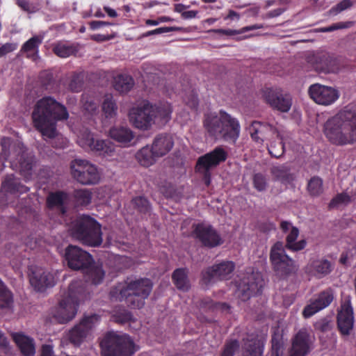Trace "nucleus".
<instances>
[{
    "label": "nucleus",
    "mask_w": 356,
    "mask_h": 356,
    "mask_svg": "<svg viewBox=\"0 0 356 356\" xmlns=\"http://www.w3.org/2000/svg\"><path fill=\"white\" fill-rule=\"evenodd\" d=\"M65 258L69 268L86 273V281L73 280L69 285L67 293L59 301L54 312V317L60 323H66L76 316L79 303L88 297L86 283L98 285L104 280L105 272L101 266H96L90 254L76 245H68Z\"/></svg>",
    "instance_id": "1"
},
{
    "label": "nucleus",
    "mask_w": 356,
    "mask_h": 356,
    "mask_svg": "<svg viewBox=\"0 0 356 356\" xmlns=\"http://www.w3.org/2000/svg\"><path fill=\"white\" fill-rule=\"evenodd\" d=\"M67 108L51 96H44L35 104L31 113L34 128L44 138L57 136V122L67 120Z\"/></svg>",
    "instance_id": "2"
},
{
    "label": "nucleus",
    "mask_w": 356,
    "mask_h": 356,
    "mask_svg": "<svg viewBox=\"0 0 356 356\" xmlns=\"http://www.w3.org/2000/svg\"><path fill=\"white\" fill-rule=\"evenodd\" d=\"M323 132L332 144L344 145L356 141V106H348L324 124Z\"/></svg>",
    "instance_id": "3"
},
{
    "label": "nucleus",
    "mask_w": 356,
    "mask_h": 356,
    "mask_svg": "<svg viewBox=\"0 0 356 356\" xmlns=\"http://www.w3.org/2000/svg\"><path fill=\"white\" fill-rule=\"evenodd\" d=\"M152 282L148 278H140L118 282L111 288L109 298L112 301H125L131 309H140L152 290Z\"/></svg>",
    "instance_id": "4"
},
{
    "label": "nucleus",
    "mask_w": 356,
    "mask_h": 356,
    "mask_svg": "<svg viewBox=\"0 0 356 356\" xmlns=\"http://www.w3.org/2000/svg\"><path fill=\"white\" fill-rule=\"evenodd\" d=\"M0 145L1 146L0 160L9 161L11 168L19 171L25 179H29L32 176L33 157L26 152V148L24 144L19 140L3 137L1 140Z\"/></svg>",
    "instance_id": "5"
},
{
    "label": "nucleus",
    "mask_w": 356,
    "mask_h": 356,
    "mask_svg": "<svg viewBox=\"0 0 356 356\" xmlns=\"http://www.w3.org/2000/svg\"><path fill=\"white\" fill-rule=\"evenodd\" d=\"M203 125L208 134L216 139L235 143L239 136L238 121L223 110L219 111V115L216 113L205 114Z\"/></svg>",
    "instance_id": "6"
},
{
    "label": "nucleus",
    "mask_w": 356,
    "mask_h": 356,
    "mask_svg": "<svg viewBox=\"0 0 356 356\" xmlns=\"http://www.w3.org/2000/svg\"><path fill=\"white\" fill-rule=\"evenodd\" d=\"M70 233L73 238L90 247H99L103 242L102 225L88 215H83L72 222Z\"/></svg>",
    "instance_id": "7"
},
{
    "label": "nucleus",
    "mask_w": 356,
    "mask_h": 356,
    "mask_svg": "<svg viewBox=\"0 0 356 356\" xmlns=\"http://www.w3.org/2000/svg\"><path fill=\"white\" fill-rule=\"evenodd\" d=\"M102 356H132L136 350L128 335H118L113 332L105 334L100 341Z\"/></svg>",
    "instance_id": "8"
},
{
    "label": "nucleus",
    "mask_w": 356,
    "mask_h": 356,
    "mask_svg": "<svg viewBox=\"0 0 356 356\" xmlns=\"http://www.w3.org/2000/svg\"><path fill=\"white\" fill-rule=\"evenodd\" d=\"M227 158V152L221 146H218L197 159L195 170L201 175L202 179L207 186H209L211 181V168L225 161Z\"/></svg>",
    "instance_id": "9"
},
{
    "label": "nucleus",
    "mask_w": 356,
    "mask_h": 356,
    "mask_svg": "<svg viewBox=\"0 0 356 356\" xmlns=\"http://www.w3.org/2000/svg\"><path fill=\"white\" fill-rule=\"evenodd\" d=\"M70 171L73 179L82 185H95L100 180L97 168L86 160L72 161Z\"/></svg>",
    "instance_id": "10"
},
{
    "label": "nucleus",
    "mask_w": 356,
    "mask_h": 356,
    "mask_svg": "<svg viewBox=\"0 0 356 356\" xmlns=\"http://www.w3.org/2000/svg\"><path fill=\"white\" fill-rule=\"evenodd\" d=\"M100 316L91 314L84 316L80 322L72 327L66 334V338L74 346H80L90 334L92 330L97 325Z\"/></svg>",
    "instance_id": "11"
},
{
    "label": "nucleus",
    "mask_w": 356,
    "mask_h": 356,
    "mask_svg": "<svg viewBox=\"0 0 356 356\" xmlns=\"http://www.w3.org/2000/svg\"><path fill=\"white\" fill-rule=\"evenodd\" d=\"M152 104L148 100H144L129 111L130 123L136 129L147 131L149 129L153 122Z\"/></svg>",
    "instance_id": "12"
},
{
    "label": "nucleus",
    "mask_w": 356,
    "mask_h": 356,
    "mask_svg": "<svg viewBox=\"0 0 356 356\" xmlns=\"http://www.w3.org/2000/svg\"><path fill=\"white\" fill-rule=\"evenodd\" d=\"M191 234L205 248H213L223 243V239L220 234L211 225L203 222L194 224Z\"/></svg>",
    "instance_id": "13"
},
{
    "label": "nucleus",
    "mask_w": 356,
    "mask_h": 356,
    "mask_svg": "<svg viewBox=\"0 0 356 356\" xmlns=\"http://www.w3.org/2000/svg\"><path fill=\"white\" fill-rule=\"evenodd\" d=\"M270 259L274 270L281 276L286 275L295 269L294 261L285 254L281 242L276 243L272 247Z\"/></svg>",
    "instance_id": "14"
},
{
    "label": "nucleus",
    "mask_w": 356,
    "mask_h": 356,
    "mask_svg": "<svg viewBox=\"0 0 356 356\" xmlns=\"http://www.w3.org/2000/svg\"><path fill=\"white\" fill-rule=\"evenodd\" d=\"M78 143L83 149L104 157L111 156L115 152V145L113 143L107 140H95L90 133H86L79 137Z\"/></svg>",
    "instance_id": "15"
},
{
    "label": "nucleus",
    "mask_w": 356,
    "mask_h": 356,
    "mask_svg": "<svg viewBox=\"0 0 356 356\" xmlns=\"http://www.w3.org/2000/svg\"><path fill=\"white\" fill-rule=\"evenodd\" d=\"M262 96L265 102L274 110L287 113L291 108L292 98L291 95L282 92L280 89L266 88L263 90Z\"/></svg>",
    "instance_id": "16"
},
{
    "label": "nucleus",
    "mask_w": 356,
    "mask_h": 356,
    "mask_svg": "<svg viewBox=\"0 0 356 356\" xmlns=\"http://www.w3.org/2000/svg\"><path fill=\"white\" fill-rule=\"evenodd\" d=\"M308 93L315 103L322 106H330L339 97V92L337 89L319 83L311 85Z\"/></svg>",
    "instance_id": "17"
},
{
    "label": "nucleus",
    "mask_w": 356,
    "mask_h": 356,
    "mask_svg": "<svg viewBox=\"0 0 356 356\" xmlns=\"http://www.w3.org/2000/svg\"><path fill=\"white\" fill-rule=\"evenodd\" d=\"M235 268L233 261H223L220 264L207 268L202 273V279L206 283H211L218 280H225L230 278Z\"/></svg>",
    "instance_id": "18"
},
{
    "label": "nucleus",
    "mask_w": 356,
    "mask_h": 356,
    "mask_svg": "<svg viewBox=\"0 0 356 356\" xmlns=\"http://www.w3.org/2000/svg\"><path fill=\"white\" fill-rule=\"evenodd\" d=\"M57 279L56 273L42 268H36L30 275L29 281L36 291L42 292L47 288L53 287Z\"/></svg>",
    "instance_id": "19"
},
{
    "label": "nucleus",
    "mask_w": 356,
    "mask_h": 356,
    "mask_svg": "<svg viewBox=\"0 0 356 356\" xmlns=\"http://www.w3.org/2000/svg\"><path fill=\"white\" fill-rule=\"evenodd\" d=\"M312 339L305 329L300 330L292 341L289 356H306L311 350Z\"/></svg>",
    "instance_id": "20"
},
{
    "label": "nucleus",
    "mask_w": 356,
    "mask_h": 356,
    "mask_svg": "<svg viewBox=\"0 0 356 356\" xmlns=\"http://www.w3.org/2000/svg\"><path fill=\"white\" fill-rule=\"evenodd\" d=\"M334 296L331 290H326L318 294L317 298L311 300L303 311L302 316L307 318L327 307L333 300Z\"/></svg>",
    "instance_id": "21"
},
{
    "label": "nucleus",
    "mask_w": 356,
    "mask_h": 356,
    "mask_svg": "<svg viewBox=\"0 0 356 356\" xmlns=\"http://www.w3.org/2000/svg\"><path fill=\"white\" fill-rule=\"evenodd\" d=\"M354 324L353 309L348 297L341 306L337 316V325L343 334H349Z\"/></svg>",
    "instance_id": "22"
},
{
    "label": "nucleus",
    "mask_w": 356,
    "mask_h": 356,
    "mask_svg": "<svg viewBox=\"0 0 356 356\" xmlns=\"http://www.w3.org/2000/svg\"><path fill=\"white\" fill-rule=\"evenodd\" d=\"M11 337L23 356H34L35 343L32 337L23 332H13L11 334Z\"/></svg>",
    "instance_id": "23"
},
{
    "label": "nucleus",
    "mask_w": 356,
    "mask_h": 356,
    "mask_svg": "<svg viewBox=\"0 0 356 356\" xmlns=\"http://www.w3.org/2000/svg\"><path fill=\"white\" fill-rule=\"evenodd\" d=\"M174 138L170 134H158L154 139L152 147L156 156L161 157L167 154L174 146Z\"/></svg>",
    "instance_id": "24"
},
{
    "label": "nucleus",
    "mask_w": 356,
    "mask_h": 356,
    "mask_svg": "<svg viewBox=\"0 0 356 356\" xmlns=\"http://www.w3.org/2000/svg\"><path fill=\"white\" fill-rule=\"evenodd\" d=\"M265 286L261 273L253 270L246 276V296L252 297L260 294Z\"/></svg>",
    "instance_id": "25"
},
{
    "label": "nucleus",
    "mask_w": 356,
    "mask_h": 356,
    "mask_svg": "<svg viewBox=\"0 0 356 356\" xmlns=\"http://www.w3.org/2000/svg\"><path fill=\"white\" fill-rule=\"evenodd\" d=\"M250 133L254 141L261 143L264 140L269 139L272 135L277 134V130L272 125L255 122L250 127Z\"/></svg>",
    "instance_id": "26"
},
{
    "label": "nucleus",
    "mask_w": 356,
    "mask_h": 356,
    "mask_svg": "<svg viewBox=\"0 0 356 356\" xmlns=\"http://www.w3.org/2000/svg\"><path fill=\"white\" fill-rule=\"evenodd\" d=\"M43 37L41 35H34L21 47L20 52L25 53L26 57L33 61L39 58V47L42 43Z\"/></svg>",
    "instance_id": "27"
},
{
    "label": "nucleus",
    "mask_w": 356,
    "mask_h": 356,
    "mask_svg": "<svg viewBox=\"0 0 356 356\" xmlns=\"http://www.w3.org/2000/svg\"><path fill=\"white\" fill-rule=\"evenodd\" d=\"M2 188L8 193L14 194L16 193H24L29 191V188L20 183L19 179L13 175L6 176L1 184Z\"/></svg>",
    "instance_id": "28"
},
{
    "label": "nucleus",
    "mask_w": 356,
    "mask_h": 356,
    "mask_svg": "<svg viewBox=\"0 0 356 356\" xmlns=\"http://www.w3.org/2000/svg\"><path fill=\"white\" fill-rule=\"evenodd\" d=\"M110 137L115 141L127 144L134 138L133 131L127 127H113L109 131Z\"/></svg>",
    "instance_id": "29"
},
{
    "label": "nucleus",
    "mask_w": 356,
    "mask_h": 356,
    "mask_svg": "<svg viewBox=\"0 0 356 356\" xmlns=\"http://www.w3.org/2000/svg\"><path fill=\"white\" fill-rule=\"evenodd\" d=\"M153 122L156 119L159 120L161 123H166L171 119V113L172 109L171 105L167 102L153 104Z\"/></svg>",
    "instance_id": "30"
},
{
    "label": "nucleus",
    "mask_w": 356,
    "mask_h": 356,
    "mask_svg": "<svg viewBox=\"0 0 356 356\" xmlns=\"http://www.w3.org/2000/svg\"><path fill=\"white\" fill-rule=\"evenodd\" d=\"M68 198V193L63 191L50 192L46 200L47 207L49 209L63 208Z\"/></svg>",
    "instance_id": "31"
},
{
    "label": "nucleus",
    "mask_w": 356,
    "mask_h": 356,
    "mask_svg": "<svg viewBox=\"0 0 356 356\" xmlns=\"http://www.w3.org/2000/svg\"><path fill=\"white\" fill-rule=\"evenodd\" d=\"M72 198L75 207H85L91 203L92 193L88 188L76 189L73 191Z\"/></svg>",
    "instance_id": "32"
},
{
    "label": "nucleus",
    "mask_w": 356,
    "mask_h": 356,
    "mask_svg": "<svg viewBox=\"0 0 356 356\" xmlns=\"http://www.w3.org/2000/svg\"><path fill=\"white\" fill-rule=\"evenodd\" d=\"M158 157L159 156H156L153 147H149V145L141 148L136 154V158L138 163L145 167H148L154 164L156 158Z\"/></svg>",
    "instance_id": "33"
},
{
    "label": "nucleus",
    "mask_w": 356,
    "mask_h": 356,
    "mask_svg": "<svg viewBox=\"0 0 356 356\" xmlns=\"http://www.w3.org/2000/svg\"><path fill=\"white\" fill-rule=\"evenodd\" d=\"M172 280L179 290L187 291L190 289V283L186 268H180L175 270L172 275Z\"/></svg>",
    "instance_id": "34"
},
{
    "label": "nucleus",
    "mask_w": 356,
    "mask_h": 356,
    "mask_svg": "<svg viewBox=\"0 0 356 356\" xmlns=\"http://www.w3.org/2000/svg\"><path fill=\"white\" fill-rule=\"evenodd\" d=\"M134 86V80L128 74H119L114 79L113 87L120 93H126Z\"/></svg>",
    "instance_id": "35"
},
{
    "label": "nucleus",
    "mask_w": 356,
    "mask_h": 356,
    "mask_svg": "<svg viewBox=\"0 0 356 356\" xmlns=\"http://www.w3.org/2000/svg\"><path fill=\"white\" fill-rule=\"evenodd\" d=\"M78 49L74 44L58 42L53 44L52 51L60 58H67L75 54Z\"/></svg>",
    "instance_id": "36"
},
{
    "label": "nucleus",
    "mask_w": 356,
    "mask_h": 356,
    "mask_svg": "<svg viewBox=\"0 0 356 356\" xmlns=\"http://www.w3.org/2000/svg\"><path fill=\"white\" fill-rule=\"evenodd\" d=\"M118 105L111 95H106L102 104V111L106 118H114L117 115Z\"/></svg>",
    "instance_id": "37"
},
{
    "label": "nucleus",
    "mask_w": 356,
    "mask_h": 356,
    "mask_svg": "<svg viewBox=\"0 0 356 356\" xmlns=\"http://www.w3.org/2000/svg\"><path fill=\"white\" fill-rule=\"evenodd\" d=\"M299 234V230L296 227H291V230L289 233L286 238V247L289 250L293 251H298L305 248L306 246V241L305 240H300L296 242Z\"/></svg>",
    "instance_id": "38"
},
{
    "label": "nucleus",
    "mask_w": 356,
    "mask_h": 356,
    "mask_svg": "<svg viewBox=\"0 0 356 356\" xmlns=\"http://www.w3.org/2000/svg\"><path fill=\"white\" fill-rule=\"evenodd\" d=\"M309 268L310 271L318 277L325 276L332 270L331 263L326 259L314 261Z\"/></svg>",
    "instance_id": "39"
},
{
    "label": "nucleus",
    "mask_w": 356,
    "mask_h": 356,
    "mask_svg": "<svg viewBox=\"0 0 356 356\" xmlns=\"http://www.w3.org/2000/svg\"><path fill=\"white\" fill-rule=\"evenodd\" d=\"M270 172L275 179L282 182H290L293 179V175L290 172L289 168L286 165L273 166Z\"/></svg>",
    "instance_id": "40"
},
{
    "label": "nucleus",
    "mask_w": 356,
    "mask_h": 356,
    "mask_svg": "<svg viewBox=\"0 0 356 356\" xmlns=\"http://www.w3.org/2000/svg\"><path fill=\"white\" fill-rule=\"evenodd\" d=\"M263 343L258 338H252L246 341V356H261Z\"/></svg>",
    "instance_id": "41"
},
{
    "label": "nucleus",
    "mask_w": 356,
    "mask_h": 356,
    "mask_svg": "<svg viewBox=\"0 0 356 356\" xmlns=\"http://www.w3.org/2000/svg\"><path fill=\"white\" fill-rule=\"evenodd\" d=\"M131 202L134 207L140 213L147 214L151 209L148 200L143 196H137L134 197L131 200Z\"/></svg>",
    "instance_id": "42"
},
{
    "label": "nucleus",
    "mask_w": 356,
    "mask_h": 356,
    "mask_svg": "<svg viewBox=\"0 0 356 356\" xmlns=\"http://www.w3.org/2000/svg\"><path fill=\"white\" fill-rule=\"evenodd\" d=\"M12 302L13 296L11 292L0 280V307H9Z\"/></svg>",
    "instance_id": "43"
},
{
    "label": "nucleus",
    "mask_w": 356,
    "mask_h": 356,
    "mask_svg": "<svg viewBox=\"0 0 356 356\" xmlns=\"http://www.w3.org/2000/svg\"><path fill=\"white\" fill-rule=\"evenodd\" d=\"M307 188L312 195H319L323 191V180L318 177H314L309 180Z\"/></svg>",
    "instance_id": "44"
},
{
    "label": "nucleus",
    "mask_w": 356,
    "mask_h": 356,
    "mask_svg": "<svg viewBox=\"0 0 356 356\" xmlns=\"http://www.w3.org/2000/svg\"><path fill=\"white\" fill-rule=\"evenodd\" d=\"M271 356H283L284 343L279 334H275L271 339Z\"/></svg>",
    "instance_id": "45"
},
{
    "label": "nucleus",
    "mask_w": 356,
    "mask_h": 356,
    "mask_svg": "<svg viewBox=\"0 0 356 356\" xmlns=\"http://www.w3.org/2000/svg\"><path fill=\"white\" fill-rule=\"evenodd\" d=\"M83 86V76L81 74H74L70 80L68 88L73 92H81Z\"/></svg>",
    "instance_id": "46"
},
{
    "label": "nucleus",
    "mask_w": 356,
    "mask_h": 356,
    "mask_svg": "<svg viewBox=\"0 0 356 356\" xmlns=\"http://www.w3.org/2000/svg\"><path fill=\"white\" fill-rule=\"evenodd\" d=\"M83 108L89 114L92 115L97 111V103L92 98L88 97L86 94L82 96Z\"/></svg>",
    "instance_id": "47"
},
{
    "label": "nucleus",
    "mask_w": 356,
    "mask_h": 356,
    "mask_svg": "<svg viewBox=\"0 0 356 356\" xmlns=\"http://www.w3.org/2000/svg\"><path fill=\"white\" fill-rule=\"evenodd\" d=\"M239 348V342L236 339L227 341L220 356H234L235 352Z\"/></svg>",
    "instance_id": "48"
},
{
    "label": "nucleus",
    "mask_w": 356,
    "mask_h": 356,
    "mask_svg": "<svg viewBox=\"0 0 356 356\" xmlns=\"http://www.w3.org/2000/svg\"><path fill=\"white\" fill-rule=\"evenodd\" d=\"M352 25H353L352 22H339V23L334 24L327 27L319 28L316 30V32H318V33L332 32V31H336L338 29L350 28Z\"/></svg>",
    "instance_id": "49"
},
{
    "label": "nucleus",
    "mask_w": 356,
    "mask_h": 356,
    "mask_svg": "<svg viewBox=\"0 0 356 356\" xmlns=\"http://www.w3.org/2000/svg\"><path fill=\"white\" fill-rule=\"evenodd\" d=\"M351 200L350 197L345 193L338 194L330 203V207H336L348 204Z\"/></svg>",
    "instance_id": "50"
},
{
    "label": "nucleus",
    "mask_w": 356,
    "mask_h": 356,
    "mask_svg": "<svg viewBox=\"0 0 356 356\" xmlns=\"http://www.w3.org/2000/svg\"><path fill=\"white\" fill-rule=\"evenodd\" d=\"M113 321L120 324L128 323L132 319V314L130 312L123 310L122 312H116L112 316Z\"/></svg>",
    "instance_id": "51"
},
{
    "label": "nucleus",
    "mask_w": 356,
    "mask_h": 356,
    "mask_svg": "<svg viewBox=\"0 0 356 356\" xmlns=\"http://www.w3.org/2000/svg\"><path fill=\"white\" fill-rule=\"evenodd\" d=\"M181 30V28L177 26H165L157 28L154 30L148 31L146 33H143V37H148L152 35H158L162 34L165 33H169L172 31H179Z\"/></svg>",
    "instance_id": "52"
},
{
    "label": "nucleus",
    "mask_w": 356,
    "mask_h": 356,
    "mask_svg": "<svg viewBox=\"0 0 356 356\" xmlns=\"http://www.w3.org/2000/svg\"><path fill=\"white\" fill-rule=\"evenodd\" d=\"M184 101L192 109L196 110L198 107L199 100L197 94L194 90L191 91L188 95H186L184 98Z\"/></svg>",
    "instance_id": "53"
},
{
    "label": "nucleus",
    "mask_w": 356,
    "mask_h": 356,
    "mask_svg": "<svg viewBox=\"0 0 356 356\" xmlns=\"http://www.w3.org/2000/svg\"><path fill=\"white\" fill-rule=\"evenodd\" d=\"M351 6L352 2L350 0H343L337 3L335 6L332 7L329 10V14L330 15H337L339 13L349 8Z\"/></svg>",
    "instance_id": "54"
},
{
    "label": "nucleus",
    "mask_w": 356,
    "mask_h": 356,
    "mask_svg": "<svg viewBox=\"0 0 356 356\" xmlns=\"http://www.w3.org/2000/svg\"><path fill=\"white\" fill-rule=\"evenodd\" d=\"M254 186L259 191H264L267 188V181L265 177L261 174H257L253 179Z\"/></svg>",
    "instance_id": "55"
},
{
    "label": "nucleus",
    "mask_w": 356,
    "mask_h": 356,
    "mask_svg": "<svg viewBox=\"0 0 356 356\" xmlns=\"http://www.w3.org/2000/svg\"><path fill=\"white\" fill-rule=\"evenodd\" d=\"M39 356H56L54 351V346L51 344L42 345Z\"/></svg>",
    "instance_id": "56"
},
{
    "label": "nucleus",
    "mask_w": 356,
    "mask_h": 356,
    "mask_svg": "<svg viewBox=\"0 0 356 356\" xmlns=\"http://www.w3.org/2000/svg\"><path fill=\"white\" fill-rule=\"evenodd\" d=\"M17 47V44L15 43H6L0 47V57L15 51Z\"/></svg>",
    "instance_id": "57"
},
{
    "label": "nucleus",
    "mask_w": 356,
    "mask_h": 356,
    "mask_svg": "<svg viewBox=\"0 0 356 356\" xmlns=\"http://www.w3.org/2000/svg\"><path fill=\"white\" fill-rule=\"evenodd\" d=\"M17 4L23 10L27 13H33V10L31 9V5L28 0H17Z\"/></svg>",
    "instance_id": "58"
},
{
    "label": "nucleus",
    "mask_w": 356,
    "mask_h": 356,
    "mask_svg": "<svg viewBox=\"0 0 356 356\" xmlns=\"http://www.w3.org/2000/svg\"><path fill=\"white\" fill-rule=\"evenodd\" d=\"M89 25L92 30H96L103 26H110L111 24L104 21H92L89 23Z\"/></svg>",
    "instance_id": "59"
},
{
    "label": "nucleus",
    "mask_w": 356,
    "mask_h": 356,
    "mask_svg": "<svg viewBox=\"0 0 356 356\" xmlns=\"http://www.w3.org/2000/svg\"><path fill=\"white\" fill-rule=\"evenodd\" d=\"M216 303L209 298L201 300L200 306L201 308L212 309L216 307Z\"/></svg>",
    "instance_id": "60"
},
{
    "label": "nucleus",
    "mask_w": 356,
    "mask_h": 356,
    "mask_svg": "<svg viewBox=\"0 0 356 356\" xmlns=\"http://www.w3.org/2000/svg\"><path fill=\"white\" fill-rule=\"evenodd\" d=\"M284 10H285L284 8H281L275 9V10H271V11L268 12V13H266L263 17V18L268 19V18H273V17H278L280 15H282L284 12Z\"/></svg>",
    "instance_id": "61"
},
{
    "label": "nucleus",
    "mask_w": 356,
    "mask_h": 356,
    "mask_svg": "<svg viewBox=\"0 0 356 356\" xmlns=\"http://www.w3.org/2000/svg\"><path fill=\"white\" fill-rule=\"evenodd\" d=\"M280 151L277 152L275 150V147L273 146V145H270V146L268 147L269 153L272 156H275L276 158L280 157L282 154V153L284 152V145L282 143H280Z\"/></svg>",
    "instance_id": "62"
},
{
    "label": "nucleus",
    "mask_w": 356,
    "mask_h": 356,
    "mask_svg": "<svg viewBox=\"0 0 356 356\" xmlns=\"http://www.w3.org/2000/svg\"><path fill=\"white\" fill-rule=\"evenodd\" d=\"M197 14V11L196 10H188L184 11L181 13V17L184 19H192L195 18Z\"/></svg>",
    "instance_id": "63"
},
{
    "label": "nucleus",
    "mask_w": 356,
    "mask_h": 356,
    "mask_svg": "<svg viewBox=\"0 0 356 356\" xmlns=\"http://www.w3.org/2000/svg\"><path fill=\"white\" fill-rule=\"evenodd\" d=\"M280 227L284 232L291 230V227H293L291 222L288 221H282L280 224Z\"/></svg>",
    "instance_id": "64"
}]
</instances>
